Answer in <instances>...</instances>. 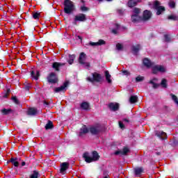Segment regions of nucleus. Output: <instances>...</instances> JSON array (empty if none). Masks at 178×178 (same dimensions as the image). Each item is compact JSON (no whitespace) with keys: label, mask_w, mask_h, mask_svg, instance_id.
Wrapping results in <instances>:
<instances>
[{"label":"nucleus","mask_w":178,"mask_h":178,"mask_svg":"<svg viewBox=\"0 0 178 178\" xmlns=\"http://www.w3.org/2000/svg\"><path fill=\"white\" fill-rule=\"evenodd\" d=\"M69 169V163L64 162L60 164V173L65 175V172Z\"/></svg>","instance_id":"obj_10"},{"label":"nucleus","mask_w":178,"mask_h":178,"mask_svg":"<svg viewBox=\"0 0 178 178\" xmlns=\"http://www.w3.org/2000/svg\"><path fill=\"white\" fill-rule=\"evenodd\" d=\"M151 16H152L151 11L146 10L143 12V17H142V19L143 21L149 20V19H151Z\"/></svg>","instance_id":"obj_13"},{"label":"nucleus","mask_w":178,"mask_h":178,"mask_svg":"<svg viewBox=\"0 0 178 178\" xmlns=\"http://www.w3.org/2000/svg\"><path fill=\"white\" fill-rule=\"evenodd\" d=\"M108 108L110 111H113V112H116V111H119V104L118 103H110L108 104Z\"/></svg>","instance_id":"obj_12"},{"label":"nucleus","mask_w":178,"mask_h":178,"mask_svg":"<svg viewBox=\"0 0 178 178\" xmlns=\"http://www.w3.org/2000/svg\"><path fill=\"white\" fill-rule=\"evenodd\" d=\"M81 10L82 12H87L88 10H90V8H88V7H86L84 6H81Z\"/></svg>","instance_id":"obj_43"},{"label":"nucleus","mask_w":178,"mask_h":178,"mask_svg":"<svg viewBox=\"0 0 178 178\" xmlns=\"http://www.w3.org/2000/svg\"><path fill=\"white\" fill-rule=\"evenodd\" d=\"M75 10L74 3L73 1L70 0H65L64 1V12L67 15H70V13H73Z\"/></svg>","instance_id":"obj_2"},{"label":"nucleus","mask_w":178,"mask_h":178,"mask_svg":"<svg viewBox=\"0 0 178 178\" xmlns=\"http://www.w3.org/2000/svg\"><path fill=\"white\" fill-rule=\"evenodd\" d=\"M116 49L118 50V51H122V49H123V44H120V43H118L116 44Z\"/></svg>","instance_id":"obj_42"},{"label":"nucleus","mask_w":178,"mask_h":178,"mask_svg":"<svg viewBox=\"0 0 178 178\" xmlns=\"http://www.w3.org/2000/svg\"><path fill=\"white\" fill-rule=\"evenodd\" d=\"M27 115H29L31 116H34L37 115V109L35 108H31L27 111Z\"/></svg>","instance_id":"obj_25"},{"label":"nucleus","mask_w":178,"mask_h":178,"mask_svg":"<svg viewBox=\"0 0 178 178\" xmlns=\"http://www.w3.org/2000/svg\"><path fill=\"white\" fill-rule=\"evenodd\" d=\"M143 21V17H140V15H132L131 16V22L133 23H138V22Z\"/></svg>","instance_id":"obj_19"},{"label":"nucleus","mask_w":178,"mask_h":178,"mask_svg":"<svg viewBox=\"0 0 178 178\" xmlns=\"http://www.w3.org/2000/svg\"><path fill=\"white\" fill-rule=\"evenodd\" d=\"M141 0H129L127 3L129 8H134L138 3H140Z\"/></svg>","instance_id":"obj_14"},{"label":"nucleus","mask_w":178,"mask_h":178,"mask_svg":"<svg viewBox=\"0 0 178 178\" xmlns=\"http://www.w3.org/2000/svg\"><path fill=\"white\" fill-rule=\"evenodd\" d=\"M1 115L3 116H6L8 115H10V113H13V110L12 108H2L0 110Z\"/></svg>","instance_id":"obj_16"},{"label":"nucleus","mask_w":178,"mask_h":178,"mask_svg":"<svg viewBox=\"0 0 178 178\" xmlns=\"http://www.w3.org/2000/svg\"><path fill=\"white\" fill-rule=\"evenodd\" d=\"M137 101H138V97L137 96L132 95L129 98V102L131 104H136V102H137Z\"/></svg>","instance_id":"obj_32"},{"label":"nucleus","mask_w":178,"mask_h":178,"mask_svg":"<svg viewBox=\"0 0 178 178\" xmlns=\"http://www.w3.org/2000/svg\"><path fill=\"white\" fill-rule=\"evenodd\" d=\"M52 129H54V123H52V121L49 120L47 124L45 125V129L51 130Z\"/></svg>","instance_id":"obj_29"},{"label":"nucleus","mask_w":178,"mask_h":178,"mask_svg":"<svg viewBox=\"0 0 178 178\" xmlns=\"http://www.w3.org/2000/svg\"><path fill=\"white\" fill-rule=\"evenodd\" d=\"M122 73L124 74V76H130V73L127 70H123Z\"/></svg>","instance_id":"obj_48"},{"label":"nucleus","mask_w":178,"mask_h":178,"mask_svg":"<svg viewBox=\"0 0 178 178\" xmlns=\"http://www.w3.org/2000/svg\"><path fill=\"white\" fill-rule=\"evenodd\" d=\"M144 76H138L136 78V83H140V81H144Z\"/></svg>","instance_id":"obj_38"},{"label":"nucleus","mask_w":178,"mask_h":178,"mask_svg":"<svg viewBox=\"0 0 178 178\" xmlns=\"http://www.w3.org/2000/svg\"><path fill=\"white\" fill-rule=\"evenodd\" d=\"M25 165H26V162L23 161V162L22 163V166H25Z\"/></svg>","instance_id":"obj_56"},{"label":"nucleus","mask_w":178,"mask_h":178,"mask_svg":"<svg viewBox=\"0 0 178 178\" xmlns=\"http://www.w3.org/2000/svg\"><path fill=\"white\" fill-rule=\"evenodd\" d=\"M129 151V148L124 147L122 150H118L114 154L115 155H127Z\"/></svg>","instance_id":"obj_17"},{"label":"nucleus","mask_w":178,"mask_h":178,"mask_svg":"<svg viewBox=\"0 0 178 178\" xmlns=\"http://www.w3.org/2000/svg\"><path fill=\"white\" fill-rule=\"evenodd\" d=\"M92 78L91 77H88L87 81H90V83H101L102 81V76H101L100 74H98L97 72H94L92 74Z\"/></svg>","instance_id":"obj_3"},{"label":"nucleus","mask_w":178,"mask_h":178,"mask_svg":"<svg viewBox=\"0 0 178 178\" xmlns=\"http://www.w3.org/2000/svg\"><path fill=\"white\" fill-rule=\"evenodd\" d=\"M74 59H76V55H69V60H67L69 65H73V62H74Z\"/></svg>","instance_id":"obj_31"},{"label":"nucleus","mask_w":178,"mask_h":178,"mask_svg":"<svg viewBox=\"0 0 178 178\" xmlns=\"http://www.w3.org/2000/svg\"><path fill=\"white\" fill-rule=\"evenodd\" d=\"M123 122H125V123H129L130 121L125 118L123 120Z\"/></svg>","instance_id":"obj_54"},{"label":"nucleus","mask_w":178,"mask_h":178,"mask_svg":"<svg viewBox=\"0 0 178 178\" xmlns=\"http://www.w3.org/2000/svg\"><path fill=\"white\" fill-rule=\"evenodd\" d=\"M10 89H8L7 90V94L5 95V97H8V94H10Z\"/></svg>","instance_id":"obj_55"},{"label":"nucleus","mask_w":178,"mask_h":178,"mask_svg":"<svg viewBox=\"0 0 178 178\" xmlns=\"http://www.w3.org/2000/svg\"><path fill=\"white\" fill-rule=\"evenodd\" d=\"M44 104L46 105L47 106H48V105H49V103H48V102L47 101H44Z\"/></svg>","instance_id":"obj_53"},{"label":"nucleus","mask_w":178,"mask_h":178,"mask_svg":"<svg viewBox=\"0 0 178 178\" xmlns=\"http://www.w3.org/2000/svg\"><path fill=\"white\" fill-rule=\"evenodd\" d=\"M141 12V10H140V8H135L134 9V15H140V13Z\"/></svg>","instance_id":"obj_39"},{"label":"nucleus","mask_w":178,"mask_h":178,"mask_svg":"<svg viewBox=\"0 0 178 178\" xmlns=\"http://www.w3.org/2000/svg\"><path fill=\"white\" fill-rule=\"evenodd\" d=\"M143 172H144V168H136L134 169V172L136 176H140Z\"/></svg>","instance_id":"obj_30"},{"label":"nucleus","mask_w":178,"mask_h":178,"mask_svg":"<svg viewBox=\"0 0 178 178\" xmlns=\"http://www.w3.org/2000/svg\"><path fill=\"white\" fill-rule=\"evenodd\" d=\"M11 99L13 102H14V104H16V105H19L20 104V102H19V99H17L16 96H13L11 97Z\"/></svg>","instance_id":"obj_34"},{"label":"nucleus","mask_w":178,"mask_h":178,"mask_svg":"<svg viewBox=\"0 0 178 178\" xmlns=\"http://www.w3.org/2000/svg\"><path fill=\"white\" fill-rule=\"evenodd\" d=\"M81 65H83V66L84 67H86L87 69H88V67H90V63H87L86 61H84L83 63H82Z\"/></svg>","instance_id":"obj_44"},{"label":"nucleus","mask_w":178,"mask_h":178,"mask_svg":"<svg viewBox=\"0 0 178 178\" xmlns=\"http://www.w3.org/2000/svg\"><path fill=\"white\" fill-rule=\"evenodd\" d=\"M143 62L144 66H145L146 67L149 68L154 66V63H152L151 60L147 58H144Z\"/></svg>","instance_id":"obj_18"},{"label":"nucleus","mask_w":178,"mask_h":178,"mask_svg":"<svg viewBox=\"0 0 178 178\" xmlns=\"http://www.w3.org/2000/svg\"><path fill=\"white\" fill-rule=\"evenodd\" d=\"M25 89L29 91V90H30V86L27 85L26 86H25Z\"/></svg>","instance_id":"obj_52"},{"label":"nucleus","mask_w":178,"mask_h":178,"mask_svg":"<svg viewBox=\"0 0 178 178\" xmlns=\"http://www.w3.org/2000/svg\"><path fill=\"white\" fill-rule=\"evenodd\" d=\"M89 131L93 136H97V134H99V133H102V126L101 125L92 126L89 129Z\"/></svg>","instance_id":"obj_4"},{"label":"nucleus","mask_w":178,"mask_h":178,"mask_svg":"<svg viewBox=\"0 0 178 178\" xmlns=\"http://www.w3.org/2000/svg\"><path fill=\"white\" fill-rule=\"evenodd\" d=\"M168 19L169 20H177V16L172 15L168 16Z\"/></svg>","instance_id":"obj_41"},{"label":"nucleus","mask_w":178,"mask_h":178,"mask_svg":"<svg viewBox=\"0 0 178 178\" xmlns=\"http://www.w3.org/2000/svg\"><path fill=\"white\" fill-rule=\"evenodd\" d=\"M140 44H137L136 46H132L131 47V51L135 54V55H137L138 53V51H140Z\"/></svg>","instance_id":"obj_28"},{"label":"nucleus","mask_w":178,"mask_h":178,"mask_svg":"<svg viewBox=\"0 0 178 178\" xmlns=\"http://www.w3.org/2000/svg\"><path fill=\"white\" fill-rule=\"evenodd\" d=\"M86 59L87 55H86L84 52H81L79 55V63L81 65L82 63H84V62H86Z\"/></svg>","instance_id":"obj_20"},{"label":"nucleus","mask_w":178,"mask_h":178,"mask_svg":"<svg viewBox=\"0 0 178 178\" xmlns=\"http://www.w3.org/2000/svg\"><path fill=\"white\" fill-rule=\"evenodd\" d=\"M74 20L75 22H86V20H87V18L86 17V14L81 13L75 16Z\"/></svg>","instance_id":"obj_11"},{"label":"nucleus","mask_w":178,"mask_h":178,"mask_svg":"<svg viewBox=\"0 0 178 178\" xmlns=\"http://www.w3.org/2000/svg\"><path fill=\"white\" fill-rule=\"evenodd\" d=\"M77 38H79V40H81V36L78 35Z\"/></svg>","instance_id":"obj_58"},{"label":"nucleus","mask_w":178,"mask_h":178,"mask_svg":"<svg viewBox=\"0 0 178 178\" xmlns=\"http://www.w3.org/2000/svg\"><path fill=\"white\" fill-rule=\"evenodd\" d=\"M117 12L119 15H122L123 13V10H118Z\"/></svg>","instance_id":"obj_51"},{"label":"nucleus","mask_w":178,"mask_h":178,"mask_svg":"<svg viewBox=\"0 0 178 178\" xmlns=\"http://www.w3.org/2000/svg\"><path fill=\"white\" fill-rule=\"evenodd\" d=\"M81 108L84 111H88V109H90V104H88L87 102H84L81 104Z\"/></svg>","instance_id":"obj_27"},{"label":"nucleus","mask_w":178,"mask_h":178,"mask_svg":"<svg viewBox=\"0 0 178 178\" xmlns=\"http://www.w3.org/2000/svg\"><path fill=\"white\" fill-rule=\"evenodd\" d=\"M167 83L168 81L165 79H162L161 86H162L163 88H166L168 87Z\"/></svg>","instance_id":"obj_33"},{"label":"nucleus","mask_w":178,"mask_h":178,"mask_svg":"<svg viewBox=\"0 0 178 178\" xmlns=\"http://www.w3.org/2000/svg\"><path fill=\"white\" fill-rule=\"evenodd\" d=\"M105 77L108 84H112V79H111V77H112V76H111V74H109V71H105Z\"/></svg>","instance_id":"obj_26"},{"label":"nucleus","mask_w":178,"mask_h":178,"mask_svg":"<svg viewBox=\"0 0 178 178\" xmlns=\"http://www.w3.org/2000/svg\"><path fill=\"white\" fill-rule=\"evenodd\" d=\"M156 136H157V137H159L161 140L166 139V133L163 131H156Z\"/></svg>","instance_id":"obj_23"},{"label":"nucleus","mask_w":178,"mask_h":178,"mask_svg":"<svg viewBox=\"0 0 178 178\" xmlns=\"http://www.w3.org/2000/svg\"><path fill=\"white\" fill-rule=\"evenodd\" d=\"M31 74L33 79H35V80H38V78L40 77V72L38 70H32L31 72Z\"/></svg>","instance_id":"obj_21"},{"label":"nucleus","mask_w":178,"mask_h":178,"mask_svg":"<svg viewBox=\"0 0 178 178\" xmlns=\"http://www.w3.org/2000/svg\"><path fill=\"white\" fill-rule=\"evenodd\" d=\"M81 1L82 2V3H84V0H81Z\"/></svg>","instance_id":"obj_60"},{"label":"nucleus","mask_w":178,"mask_h":178,"mask_svg":"<svg viewBox=\"0 0 178 178\" xmlns=\"http://www.w3.org/2000/svg\"><path fill=\"white\" fill-rule=\"evenodd\" d=\"M69 86V81H66L63 86L55 88L54 92H65L66 91V88Z\"/></svg>","instance_id":"obj_6"},{"label":"nucleus","mask_w":178,"mask_h":178,"mask_svg":"<svg viewBox=\"0 0 178 178\" xmlns=\"http://www.w3.org/2000/svg\"><path fill=\"white\" fill-rule=\"evenodd\" d=\"M89 131L90 129H88V128L84 125L80 129L78 136L79 137H83V136H86V134H87V133Z\"/></svg>","instance_id":"obj_9"},{"label":"nucleus","mask_w":178,"mask_h":178,"mask_svg":"<svg viewBox=\"0 0 178 178\" xmlns=\"http://www.w3.org/2000/svg\"><path fill=\"white\" fill-rule=\"evenodd\" d=\"M168 5L170 6V8H175L176 6V3L175 2L174 0H170L168 3Z\"/></svg>","instance_id":"obj_36"},{"label":"nucleus","mask_w":178,"mask_h":178,"mask_svg":"<svg viewBox=\"0 0 178 178\" xmlns=\"http://www.w3.org/2000/svg\"><path fill=\"white\" fill-rule=\"evenodd\" d=\"M119 27H120V26L118 24H115V29H113L112 33L113 34H118V30H119Z\"/></svg>","instance_id":"obj_37"},{"label":"nucleus","mask_w":178,"mask_h":178,"mask_svg":"<svg viewBox=\"0 0 178 178\" xmlns=\"http://www.w3.org/2000/svg\"><path fill=\"white\" fill-rule=\"evenodd\" d=\"M47 81L49 83H51L52 84L58 83V78L56 77V74H55V72H51L47 77Z\"/></svg>","instance_id":"obj_7"},{"label":"nucleus","mask_w":178,"mask_h":178,"mask_svg":"<svg viewBox=\"0 0 178 178\" xmlns=\"http://www.w3.org/2000/svg\"><path fill=\"white\" fill-rule=\"evenodd\" d=\"M41 16V13H34L33 14V19H40V17Z\"/></svg>","instance_id":"obj_35"},{"label":"nucleus","mask_w":178,"mask_h":178,"mask_svg":"<svg viewBox=\"0 0 178 178\" xmlns=\"http://www.w3.org/2000/svg\"><path fill=\"white\" fill-rule=\"evenodd\" d=\"M156 81H158V79L154 78L153 79L149 81V83L152 84L153 88H158L160 85L156 83Z\"/></svg>","instance_id":"obj_24"},{"label":"nucleus","mask_w":178,"mask_h":178,"mask_svg":"<svg viewBox=\"0 0 178 178\" xmlns=\"http://www.w3.org/2000/svg\"><path fill=\"white\" fill-rule=\"evenodd\" d=\"M154 8L156 9V15L159 16V15L162 14V12H165V7L161 6V3L159 1H154Z\"/></svg>","instance_id":"obj_5"},{"label":"nucleus","mask_w":178,"mask_h":178,"mask_svg":"<svg viewBox=\"0 0 178 178\" xmlns=\"http://www.w3.org/2000/svg\"><path fill=\"white\" fill-rule=\"evenodd\" d=\"M102 178H110L109 175L106 172H104Z\"/></svg>","instance_id":"obj_49"},{"label":"nucleus","mask_w":178,"mask_h":178,"mask_svg":"<svg viewBox=\"0 0 178 178\" xmlns=\"http://www.w3.org/2000/svg\"><path fill=\"white\" fill-rule=\"evenodd\" d=\"M106 42L104 40H99L97 42V45H105Z\"/></svg>","instance_id":"obj_46"},{"label":"nucleus","mask_w":178,"mask_h":178,"mask_svg":"<svg viewBox=\"0 0 178 178\" xmlns=\"http://www.w3.org/2000/svg\"><path fill=\"white\" fill-rule=\"evenodd\" d=\"M158 72H161V73L165 72V67L162 65H154L152 67V73L154 74H156Z\"/></svg>","instance_id":"obj_8"},{"label":"nucleus","mask_w":178,"mask_h":178,"mask_svg":"<svg viewBox=\"0 0 178 178\" xmlns=\"http://www.w3.org/2000/svg\"><path fill=\"white\" fill-rule=\"evenodd\" d=\"M30 178H38V172L33 171V173L30 176Z\"/></svg>","instance_id":"obj_40"},{"label":"nucleus","mask_w":178,"mask_h":178,"mask_svg":"<svg viewBox=\"0 0 178 178\" xmlns=\"http://www.w3.org/2000/svg\"><path fill=\"white\" fill-rule=\"evenodd\" d=\"M62 66H65V63L55 62L52 64V67L56 70V72H59L60 70L59 68L62 67Z\"/></svg>","instance_id":"obj_15"},{"label":"nucleus","mask_w":178,"mask_h":178,"mask_svg":"<svg viewBox=\"0 0 178 178\" xmlns=\"http://www.w3.org/2000/svg\"><path fill=\"white\" fill-rule=\"evenodd\" d=\"M97 2H99V3L104 2V0H97Z\"/></svg>","instance_id":"obj_57"},{"label":"nucleus","mask_w":178,"mask_h":178,"mask_svg":"<svg viewBox=\"0 0 178 178\" xmlns=\"http://www.w3.org/2000/svg\"><path fill=\"white\" fill-rule=\"evenodd\" d=\"M89 44H90V45H91V47H95V45L98 46L97 42H90Z\"/></svg>","instance_id":"obj_50"},{"label":"nucleus","mask_w":178,"mask_h":178,"mask_svg":"<svg viewBox=\"0 0 178 178\" xmlns=\"http://www.w3.org/2000/svg\"><path fill=\"white\" fill-rule=\"evenodd\" d=\"M164 38L166 42H170V37L169 35H164Z\"/></svg>","instance_id":"obj_45"},{"label":"nucleus","mask_w":178,"mask_h":178,"mask_svg":"<svg viewBox=\"0 0 178 178\" xmlns=\"http://www.w3.org/2000/svg\"><path fill=\"white\" fill-rule=\"evenodd\" d=\"M118 123H119L120 128L122 129V130H124V124H123V122H122V121H119Z\"/></svg>","instance_id":"obj_47"},{"label":"nucleus","mask_w":178,"mask_h":178,"mask_svg":"<svg viewBox=\"0 0 178 178\" xmlns=\"http://www.w3.org/2000/svg\"><path fill=\"white\" fill-rule=\"evenodd\" d=\"M107 2H112V0H106Z\"/></svg>","instance_id":"obj_59"},{"label":"nucleus","mask_w":178,"mask_h":178,"mask_svg":"<svg viewBox=\"0 0 178 178\" xmlns=\"http://www.w3.org/2000/svg\"><path fill=\"white\" fill-rule=\"evenodd\" d=\"M83 158L87 163H91V162H95V161H98L99 159V154H98L97 151H94L92 152V157H90V153L86 152L83 153Z\"/></svg>","instance_id":"obj_1"},{"label":"nucleus","mask_w":178,"mask_h":178,"mask_svg":"<svg viewBox=\"0 0 178 178\" xmlns=\"http://www.w3.org/2000/svg\"><path fill=\"white\" fill-rule=\"evenodd\" d=\"M19 161H20V158H11L8 162H10L17 168L19 166Z\"/></svg>","instance_id":"obj_22"},{"label":"nucleus","mask_w":178,"mask_h":178,"mask_svg":"<svg viewBox=\"0 0 178 178\" xmlns=\"http://www.w3.org/2000/svg\"><path fill=\"white\" fill-rule=\"evenodd\" d=\"M157 155H161V153H157Z\"/></svg>","instance_id":"obj_61"}]
</instances>
